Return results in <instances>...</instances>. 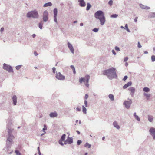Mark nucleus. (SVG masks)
I'll list each match as a JSON object with an SVG mask.
<instances>
[{
    "mask_svg": "<svg viewBox=\"0 0 155 155\" xmlns=\"http://www.w3.org/2000/svg\"><path fill=\"white\" fill-rule=\"evenodd\" d=\"M116 69L114 67L104 70L103 71L104 75H106L109 79L117 78V77L115 71Z\"/></svg>",
    "mask_w": 155,
    "mask_h": 155,
    "instance_id": "f257e3e1",
    "label": "nucleus"
},
{
    "mask_svg": "<svg viewBox=\"0 0 155 155\" xmlns=\"http://www.w3.org/2000/svg\"><path fill=\"white\" fill-rule=\"evenodd\" d=\"M94 17L96 19H99L101 25H103L106 19L104 14L102 11L99 10L97 11L94 14Z\"/></svg>",
    "mask_w": 155,
    "mask_h": 155,
    "instance_id": "f03ea898",
    "label": "nucleus"
},
{
    "mask_svg": "<svg viewBox=\"0 0 155 155\" xmlns=\"http://www.w3.org/2000/svg\"><path fill=\"white\" fill-rule=\"evenodd\" d=\"M12 132L8 133V137L6 141V144L7 148H8L9 146H11L13 143V140L14 138V136L12 134Z\"/></svg>",
    "mask_w": 155,
    "mask_h": 155,
    "instance_id": "7ed1b4c3",
    "label": "nucleus"
},
{
    "mask_svg": "<svg viewBox=\"0 0 155 155\" xmlns=\"http://www.w3.org/2000/svg\"><path fill=\"white\" fill-rule=\"evenodd\" d=\"M26 16L28 18H38L39 15L37 11L35 10L28 12Z\"/></svg>",
    "mask_w": 155,
    "mask_h": 155,
    "instance_id": "20e7f679",
    "label": "nucleus"
},
{
    "mask_svg": "<svg viewBox=\"0 0 155 155\" xmlns=\"http://www.w3.org/2000/svg\"><path fill=\"white\" fill-rule=\"evenodd\" d=\"M3 68L4 69L6 70L9 72L13 73V71L12 67L11 66L8 65L4 63L3 64Z\"/></svg>",
    "mask_w": 155,
    "mask_h": 155,
    "instance_id": "39448f33",
    "label": "nucleus"
},
{
    "mask_svg": "<svg viewBox=\"0 0 155 155\" xmlns=\"http://www.w3.org/2000/svg\"><path fill=\"white\" fill-rule=\"evenodd\" d=\"M12 124L11 122L9 120L7 124V128L8 129V133L12 132L13 130V129L12 128Z\"/></svg>",
    "mask_w": 155,
    "mask_h": 155,
    "instance_id": "423d86ee",
    "label": "nucleus"
},
{
    "mask_svg": "<svg viewBox=\"0 0 155 155\" xmlns=\"http://www.w3.org/2000/svg\"><path fill=\"white\" fill-rule=\"evenodd\" d=\"M48 13L47 10L44 11L43 15V21L44 22L48 21Z\"/></svg>",
    "mask_w": 155,
    "mask_h": 155,
    "instance_id": "0eeeda50",
    "label": "nucleus"
},
{
    "mask_svg": "<svg viewBox=\"0 0 155 155\" xmlns=\"http://www.w3.org/2000/svg\"><path fill=\"white\" fill-rule=\"evenodd\" d=\"M132 101L130 100L129 101H124L123 103V104L125 106V107L127 109L129 108L130 107V105L132 103Z\"/></svg>",
    "mask_w": 155,
    "mask_h": 155,
    "instance_id": "6e6552de",
    "label": "nucleus"
},
{
    "mask_svg": "<svg viewBox=\"0 0 155 155\" xmlns=\"http://www.w3.org/2000/svg\"><path fill=\"white\" fill-rule=\"evenodd\" d=\"M56 78L60 80H63L65 79V76L61 74L60 72L57 73L55 76Z\"/></svg>",
    "mask_w": 155,
    "mask_h": 155,
    "instance_id": "1a4fd4ad",
    "label": "nucleus"
},
{
    "mask_svg": "<svg viewBox=\"0 0 155 155\" xmlns=\"http://www.w3.org/2000/svg\"><path fill=\"white\" fill-rule=\"evenodd\" d=\"M150 134L153 137V139L155 140V128L152 127L150 128L149 130Z\"/></svg>",
    "mask_w": 155,
    "mask_h": 155,
    "instance_id": "9d476101",
    "label": "nucleus"
},
{
    "mask_svg": "<svg viewBox=\"0 0 155 155\" xmlns=\"http://www.w3.org/2000/svg\"><path fill=\"white\" fill-rule=\"evenodd\" d=\"M68 46L71 52L73 54L74 53V50L72 45L70 42L68 43Z\"/></svg>",
    "mask_w": 155,
    "mask_h": 155,
    "instance_id": "9b49d317",
    "label": "nucleus"
},
{
    "mask_svg": "<svg viewBox=\"0 0 155 155\" xmlns=\"http://www.w3.org/2000/svg\"><path fill=\"white\" fill-rule=\"evenodd\" d=\"M128 90L130 91V94L132 97H133L135 92V88L133 87H130Z\"/></svg>",
    "mask_w": 155,
    "mask_h": 155,
    "instance_id": "f8f14e48",
    "label": "nucleus"
},
{
    "mask_svg": "<svg viewBox=\"0 0 155 155\" xmlns=\"http://www.w3.org/2000/svg\"><path fill=\"white\" fill-rule=\"evenodd\" d=\"M79 5L81 7H85L86 6V3L84 0H78Z\"/></svg>",
    "mask_w": 155,
    "mask_h": 155,
    "instance_id": "ddd939ff",
    "label": "nucleus"
},
{
    "mask_svg": "<svg viewBox=\"0 0 155 155\" xmlns=\"http://www.w3.org/2000/svg\"><path fill=\"white\" fill-rule=\"evenodd\" d=\"M49 116L51 118L56 117L58 116V114L56 112L54 111L53 112L49 114Z\"/></svg>",
    "mask_w": 155,
    "mask_h": 155,
    "instance_id": "4468645a",
    "label": "nucleus"
},
{
    "mask_svg": "<svg viewBox=\"0 0 155 155\" xmlns=\"http://www.w3.org/2000/svg\"><path fill=\"white\" fill-rule=\"evenodd\" d=\"M12 100L13 101V104L14 105H16L17 100V97L15 95H14L12 97Z\"/></svg>",
    "mask_w": 155,
    "mask_h": 155,
    "instance_id": "2eb2a0df",
    "label": "nucleus"
},
{
    "mask_svg": "<svg viewBox=\"0 0 155 155\" xmlns=\"http://www.w3.org/2000/svg\"><path fill=\"white\" fill-rule=\"evenodd\" d=\"M140 6L142 9L148 10L150 9V8L149 7L144 5L142 4H140Z\"/></svg>",
    "mask_w": 155,
    "mask_h": 155,
    "instance_id": "dca6fc26",
    "label": "nucleus"
},
{
    "mask_svg": "<svg viewBox=\"0 0 155 155\" xmlns=\"http://www.w3.org/2000/svg\"><path fill=\"white\" fill-rule=\"evenodd\" d=\"M66 141L68 144H71L73 142V139L72 137H68L66 139Z\"/></svg>",
    "mask_w": 155,
    "mask_h": 155,
    "instance_id": "f3484780",
    "label": "nucleus"
},
{
    "mask_svg": "<svg viewBox=\"0 0 155 155\" xmlns=\"http://www.w3.org/2000/svg\"><path fill=\"white\" fill-rule=\"evenodd\" d=\"M131 85L132 82L131 81L129 82L127 84L124 85L123 88L124 89H126L129 86H130Z\"/></svg>",
    "mask_w": 155,
    "mask_h": 155,
    "instance_id": "a211bd4d",
    "label": "nucleus"
},
{
    "mask_svg": "<svg viewBox=\"0 0 155 155\" xmlns=\"http://www.w3.org/2000/svg\"><path fill=\"white\" fill-rule=\"evenodd\" d=\"M114 126L117 129H119L120 128V127L118 124V123L116 121H114L113 123Z\"/></svg>",
    "mask_w": 155,
    "mask_h": 155,
    "instance_id": "6ab92c4d",
    "label": "nucleus"
},
{
    "mask_svg": "<svg viewBox=\"0 0 155 155\" xmlns=\"http://www.w3.org/2000/svg\"><path fill=\"white\" fill-rule=\"evenodd\" d=\"M84 78V79L85 82H86V83H88L89 80L90 78V76L89 75H87L85 76Z\"/></svg>",
    "mask_w": 155,
    "mask_h": 155,
    "instance_id": "aec40b11",
    "label": "nucleus"
},
{
    "mask_svg": "<svg viewBox=\"0 0 155 155\" xmlns=\"http://www.w3.org/2000/svg\"><path fill=\"white\" fill-rule=\"evenodd\" d=\"M147 117L148 121L150 122H152L153 120V117L151 115H148Z\"/></svg>",
    "mask_w": 155,
    "mask_h": 155,
    "instance_id": "412c9836",
    "label": "nucleus"
},
{
    "mask_svg": "<svg viewBox=\"0 0 155 155\" xmlns=\"http://www.w3.org/2000/svg\"><path fill=\"white\" fill-rule=\"evenodd\" d=\"M52 5V4L51 2H48L47 3H46L44 4L43 5L44 7H46L48 6H51Z\"/></svg>",
    "mask_w": 155,
    "mask_h": 155,
    "instance_id": "4be33fe9",
    "label": "nucleus"
},
{
    "mask_svg": "<svg viewBox=\"0 0 155 155\" xmlns=\"http://www.w3.org/2000/svg\"><path fill=\"white\" fill-rule=\"evenodd\" d=\"M144 95L146 96L147 100H148L150 97L151 95L150 94H147L145 93H144Z\"/></svg>",
    "mask_w": 155,
    "mask_h": 155,
    "instance_id": "5701e85b",
    "label": "nucleus"
},
{
    "mask_svg": "<svg viewBox=\"0 0 155 155\" xmlns=\"http://www.w3.org/2000/svg\"><path fill=\"white\" fill-rule=\"evenodd\" d=\"M148 17L150 18L155 17V12L150 13Z\"/></svg>",
    "mask_w": 155,
    "mask_h": 155,
    "instance_id": "b1692460",
    "label": "nucleus"
},
{
    "mask_svg": "<svg viewBox=\"0 0 155 155\" xmlns=\"http://www.w3.org/2000/svg\"><path fill=\"white\" fill-rule=\"evenodd\" d=\"M43 23V21H41L38 24V27L41 29H42V28Z\"/></svg>",
    "mask_w": 155,
    "mask_h": 155,
    "instance_id": "393cba45",
    "label": "nucleus"
},
{
    "mask_svg": "<svg viewBox=\"0 0 155 155\" xmlns=\"http://www.w3.org/2000/svg\"><path fill=\"white\" fill-rule=\"evenodd\" d=\"M54 12V16H57V13H58V10L56 8H55L53 10Z\"/></svg>",
    "mask_w": 155,
    "mask_h": 155,
    "instance_id": "a878e982",
    "label": "nucleus"
},
{
    "mask_svg": "<svg viewBox=\"0 0 155 155\" xmlns=\"http://www.w3.org/2000/svg\"><path fill=\"white\" fill-rule=\"evenodd\" d=\"M91 7V5L89 3H88L87 4V7L86 8V10L87 11L89 10L90 8Z\"/></svg>",
    "mask_w": 155,
    "mask_h": 155,
    "instance_id": "bb28decb",
    "label": "nucleus"
},
{
    "mask_svg": "<svg viewBox=\"0 0 155 155\" xmlns=\"http://www.w3.org/2000/svg\"><path fill=\"white\" fill-rule=\"evenodd\" d=\"M109 98L111 99L112 101H113L114 100V96L113 94H110L108 96Z\"/></svg>",
    "mask_w": 155,
    "mask_h": 155,
    "instance_id": "cd10ccee",
    "label": "nucleus"
},
{
    "mask_svg": "<svg viewBox=\"0 0 155 155\" xmlns=\"http://www.w3.org/2000/svg\"><path fill=\"white\" fill-rule=\"evenodd\" d=\"M66 135L64 134L61 136V139L60 140L64 141L65 140Z\"/></svg>",
    "mask_w": 155,
    "mask_h": 155,
    "instance_id": "c85d7f7f",
    "label": "nucleus"
},
{
    "mask_svg": "<svg viewBox=\"0 0 155 155\" xmlns=\"http://www.w3.org/2000/svg\"><path fill=\"white\" fill-rule=\"evenodd\" d=\"M143 91H144L145 92H148L150 91V89L148 87H145L143 88Z\"/></svg>",
    "mask_w": 155,
    "mask_h": 155,
    "instance_id": "c756f323",
    "label": "nucleus"
},
{
    "mask_svg": "<svg viewBox=\"0 0 155 155\" xmlns=\"http://www.w3.org/2000/svg\"><path fill=\"white\" fill-rule=\"evenodd\" d=\"M124 29L126 30L128 32H130V30L128 29V25L127 24H126L125 25V26L124 27Z\"/></svg>",
    "mask_w": 155,
    "mask_h": 155,
    "instance_id": "7c9ffc66",
    "label": "nucleus"
},
{
    "mask_svg": "<svg viewBox=\"0 0 155 155\" xmlns=\"http://www.w3.org/2000/svg\"><path fill=\"white\" fill-rule=\"evenodd\" d=\"M82 111L84 114L87 113V109L84 105L82 106Z\"/></svg>",
    "mask_w": 155,
    "mask_h": 155,
    "instance_id": "2f4dec72",
    "label": "nucleus"
},
{
    "mask_svg": "<svg viewBox=\"0 0 155 155\" xmlns=\"http://www.w3.org/2000/svg\"><path fill=\"white\" fill-rule=\"evenodd\" d=\"M79 82L80 83H82L83 82H85L84 79V78H81L79 79Z\"/></svg>",
    "mask_w": 155,
    "mask_h": 155,
    "instance_id": "473e14b6",
    "label": "nucleus"
},
{
    "mask_svg": "<svg viewBox=\"0 0 155 155\" xmlns=\"http://www.w3.org/2000/svg\"><path fill=\"white\" fill-rule=\"evenodd\" d=\"M84 147H87L88 148H90L91 145L89 144L88 143H86L84 145Z\"/></svg>",
    "mask_w": 155,
    "mask_h": 155,
    "instance_id": "72a5a7b5",
    "label": "nucleus"
},
{
    "mask_svg": "<svg viewBox=\"0 0 155 155\" xmlns=\"http://www.w3.org/2000/svg\"><path fill=\"white\" fill-rule=\"evenodd\" d=\"M47 130V127L45 125H44V128L43 129V130L44 132V134H41V136H42L45 133H46L45 131V130Z\"/></svg>",
    "mask_w": 155,
    "mask_h": 155,
    "instance_id": "f704fd0d",
    "label": "nucleus"
},
{
    "mask_svg": "<svg viewBox=\"0 0 155 155\" xmlns=\"http://www.w3.org/2000/svg\"><path fill=\"white\" fill-rule=\"evenodd\" d=\"M118 15L116 14H113L111 15L110 17L112 18H115L118 16Z\"/></svg>",
    "mask_w": 155,
    "mask_h": 155,
    "instance_id": "c9c22d12",
    "label": "nucleus"
},
{
    "mask_svg": "<svg viewBox=\"0 0 155 155\" xmlns=\"http://www.w3.org/2000/svg\"><path fill=\"white\" fill-rule=\"evenodd\" d=\"M15 153L16 155H22L19 151L18 150H15Z\"/></svg>",
    "mask_w": 155,
    "mask_h": 155,
    "instance_id": "e433bc0d",
    "label": "nucleus"
},
{
    "mask_svg": "<svg viewBox=\"0 0 155 155\" xmlns=\"http://www.w3.org/2000/svg\"><path fill=\"white\" fill-rule=\"evenodd\" d=\"M152 62H154L155 61V56L153 55L151 57Z\"/></svg>",
    "mask_w": 155,
    "mask_h": 155,
    "instance_id": "4c0bfd02",
    "label": "nucleus"
},
{
    "mask_svg": "<svg viewBox=\"0 0 155 155\" xmlns=\"http://www.w3.org/2000/svg\"><path fill=\"white\" fill-rule=\"evenodd\" d=\"M62 141H64L59 140L58 141V143L61 145L63 146L64 145V143H62Z\"/></svg>",
    "mask_w": 155,
    "mask_h": 155,
    "instance_id": "58836bf2",
    "label": "nucleus"
},
{
    "mask_svg": "<svg viewBox=\"0 0 155 155\" xmlns=\"http://www.w3.org/2000/svg\"><path fill=\"white\" fill-rule=\"evenodd\" d=\"M98 30H99L98 28H95L93 29L92 31H93L94 32H97L98 31Z\"/></svg>",
    "mask_w": 155,
    "mask_h": 155,
    "instance_id": "ea45409f",
    "label": "nucleus"
},
{
    "mask_svg": "<svg viewBox=\"0 0 155 155\" xmlns=\"http://www.w3.org/2000/svg\"><path fill=\"white\" fill-rule=\"evenodd\" d=\"M135 118L137 121H140V118H139V116H138L137 115V116H136L135 117Z\"/></svg>",
    "mask_w": 155,
    "mask_h": 155,
    "instance_id": "a19ab883",
    "label": "nucleus"
},
{
    "mask_svg": "<svg viewBox=\"0 0 155 155\" xmlns=\"http://www.w3.org/2000/svg\"><path fill=\"white\" fill-rule=\"evenodd\" d=\"M22 65H19L16 67V68L17 70H19L21 67Z\"/></svg>",
    "mask_w": 155,
    "mask_h": 155,
    "instance_id": "79ce46f5",
    "label": "nucleus"
},
{
    "mask_svg": "<svg viewBox=\"0 0 155 155\" xmlns=\"http://www.w3.org/2000/svg\"><path fill=\"white\" fill-rule=\"evenodd\" d=\"M82 143V141L80 140H78L77 142V144L78 145H80Z\"/></svg>",
    "mask_w": 155,
    "mask_h": 155,
    "instance_id": "37998d69",
    "label": "nucleus"
},
{
    "mask_svg": "<svg viewBox=\"0 0 155 155\" xmlns=\"http://www.w3.org/2000/svg\"><path fill=\"white\" fill-rule=\"evenodd\" d=\"M115 49L117 51H120L119 48L117 46H116L115 47Z\"/></svg>",
    "mask_w": 155,
    "mask_h": 155,
    "instance_id": "c03bdc74",
    "label": "nucleus"
},
{
    "mask_svg": "<svg viewBox=\"0 0 155 155\" xmlns=\"http://www.w3.org/2000/svg\"><path fill=\"white\" fill-rule=\"evenodd\" d=\"M108 4L110 5L111 6L113 4V1L112 0H110L108 3Z\"/></svg>",
    "mask_w": 155,
    "mask_h": 155,
    "instance_id": "a18cd8bd",
    "label": "nucleus"
},
{
    "mask_svg": "<svg viewBox=\"0 0 155 155\" xmlns=\"http://www.w3.org/2000/svg\"><path fill=\"white\" fill-rule=\"evenodd\" d=\"M54 21L55 22H56L57 24L58 23L57 21V16H54Z\"/></svg>",
    "mask_w": 155,
    "mask_h": 155,
    "instance_id": "49530a36",
    "label": "nucleus"
},
{
    "mask_svg": "<svg viewBox=\"0 0 155 155\" xmlns=\"http://www.w3.org/2000/svg\"><path fill=\"white\" fill-rule=\"evenodd\" d=\"M84 104L86 107H87V102L86 100H84Z\"/></svg>",
    "mask_w": 155,
    "mask_h": 155,
    "instance_id": "de8ad7c7",
    "label": "nucleus"
},
{
    "mask_svg": "<svg viewBox=\"0 0 155 155\" xmlns=\"http://www.w3.org/2000/svg\"><path fill=\"white\" fill-rule=\"evenodd\" d=\"M88 95L87 94H86L84 96V98L85 99V100H86L88 98Z\"/></svg>",
    "mask_w": 155,
    "mask_h": 155,
    "instance_id": "09e8293b",
    "label": "nucleus"
},
{
    "mask_svg": "<svg viewBox=\"0 0 155 155\" xmlns=\"http://www.w3.org/2000/svg\"><path fill=\"white\" fill-rule=\"evenodd\" d=\"M52 71L54 74L55 73L56 71V68L55 67H53L52 68Z\"/></svg>",
    "mask_w": 155,
    "mask_h": 155,
    "instance_id": "8fccbe9b",
    "label": "nucleus"
},
{
    "mask_svg": "<svg viewBox=\"0 0 155 155\" xmlns=\"http://www.w3.org/2000/svg\"><path fill=\"white\" fill-rule=\"evenodd\" d=\"M128 58L127 57H125L124 59V61L126 62V61H127L128 60Z\"/></svg>",
    "mask_w": 155,
    "mask_h": 155,
    "instance_id": "3c124183",
    "label": "nucleus"
},
{
    "mask_svg": "<svg viewBox=\"0 0 155 155\" xmlns=\"http://www.w3.org/2000/svg\"><path fill=\"white\" fill-rule=\"evenodd\" d=\"M127 78L128 77L127 76H125L123 79V80L125 81Z\"/></svg>",
    "mask_w": 155,
    "mask_h": 155,
    "instance_id": "603ef678",
    "label": "nucleus"
},
{
    "mask_svg": "<svg viewBox=\"0 0 155 155\" xmlns=\"http://www.w3.org/2000/svg\"><path fill=\"white\" fill-rule=\"evenodd\" d=\"M141 46L140 43L138 42V47L139 48H140L141 47Z\"/></svg>",
    "mask_w": 155,
    "mask_h": 155,
    "instance_id": "864d4df0",
    "label": "nucleus"
},
{
    "mask_svg": "<svg viewBox=\"0 0 155 155\" xmlns=\"http://www.w3.org/2000/svg\"><path fill=\"white\" fill-rule=\"evenodd\" d=\"M4 28L3 27H2L1 29H0V32H1V33H2L3 32V31H4Z\"/></svg>",
    "mask_w": 155,
    "mask_h": 155,
    "instance_id": "5fc2aeb1",
    "label": "nucleus"
},
{
    "mask_svg": "<svg viewBox=\"0 0 155 155\" xmlns=\"http://www.w3.org/2000/svg\"><path fill=\"white\" fill-rule=\"evenodd\" d=\"M112 53L114 55H116V53L115 51L114 50H112Z\"/></svg>",
    "mask_w": 155,
    "mask_h": 155,
    "instance_id": "6e6d98bb",
    "label": "nucleus"
},
{
    "mask_svg": "<svg viewBox=\"0 0 155 155\" xmlns=\"http://www.w3.org/2000/svg\"><path fill=\"white\" fill-rule=\"evenodd\" d=\"M138 17H136L134 19V21L135 22H137V19H138Z\"/></svg>",
    "mask_w": 155,
    "mask_h": 155,
    "instance_id": "4d7b16f0",
    "label": "nucleus"
},
{
    "mask_svg": "<svg viewBox=\"0 0 155 155\" xmlns=\"http://www.w3.org/2000/svg\"><path fill=\"white\" fill-rule=\"evenodd\" d=\"M85 85L87 87H89V84H88V83H85Z\"/></svg>",
    "mask_w": 155,
    "mask_h": 155,
    "instance_id": "13d9d810",
    "label": "nucleus"
},
{
    "mask_svg": "<svg viewBox=\"0 0 155 155\" xmlns=\"http://www.w3.org/2000/svg\"><path fill=\"white\" fill-rule=\"evenodd\" d=\"M76 110L77 111H81V110L80 108H79L78 107H77L76 108Z\"/></svg>",
    "mask_w": 155,
    "mask_h": 155,
    "instance_id": "bf43d9fd",
    "label": "nucleus"
},
{
    "mask_svg": "<svg viewBox=\"0 0 155 155\" xmlns=\"http://www.w3.org/2000/svg\"><path fill=\"white\" fill-rule=\"evenodd\" d=\"M70 67L72 69V70H73V69H74L75 68L74 66H73V65H71L70 66Z\"/></svg>",
    "mask_w": 155,
    "mask_h": 155,
    "instance_id": "052dcab7",
    "label": "nucleus"
},
{
    "mask_svg": "<svg viewBox=\"0 0 155 155\" xmlns=\"http://www.w3.org/2000/svg\"><path fill=\"white\" fill-rule=\"evenodd\" d=\"M36 36V35L35 34H33L32 35V37H33V38H34Z\"/></svg>",
    "mask_w": 155,
    "mask_h": 155,
    "instance_id": "680f3d73",
    "label": "nucleus"
},
{
    "mask_svg": "<svg viewBox=\"0 0 155 155\" xmlns=\"http://www.w3.org/2000/svg\"><path fill=\"white\" fill-rule=\"evenodd\" d=\"M80 25L81 26H82L83 25V23H80Z\"/></svg>",
    "mask_w": 155,
    "mask_h": 155,
    "instance_id": "e2e57ef3",
    "label": "nucleus"
},
{
    "mask_svg": "<svg viewBox=\"0 0 155 155\" xmlns=\"http://www.w3.org/2000/svg\"><path fill=\"white\" fill-rule=\"evenodd\" d=\"M148 53V52L147 51H144V54H147Z\"/></svg>",
    "mask_w": 155,
    "mask_h": 155,
    "instance_id": "0e129e2a",
    "label": "nucleus"
},
{
    "mask_svg": "<svg viewBox=\"0 0 155 155\" xmlns=\"http://www.w3.org/2000/svg\"><path fill=\"white\" fill-rule=\"evenodd\" d=\"M136 113V112H135L134 114V116L135 117L136 116H137Z\"/></svg>",
    "mask_w": 155,
    "mask_h": 155,
    "instance_id": "69168bd1",
    "label": "nucleus"
},
{
    "mask_svg": "<svg viewBox=\"0 0 155 155\" xmlns=\"http://www.w3.org/2000/svg\"><path fill=\"white\" fill-rule=\"evenodd\" d=\"M76 132L79 134H80V132L79 131H78V130H77L76 131Z\"/></svg>",
    "mask_w": 155,
    "mask_h": 155,
    "instance_id": "338daca9",
    "label": "nucleus"
},
{
    "mask_svg": "<svg viewBox=\"0 0 155 155\" xmlns=\"http://www.w3.org/2000/svg\"><path fill=\"white\" fill-rule=\"evenodd\" d=\"M125 65L126 66H127L128 65V63H127V62H126L125 63Z\"/></svg>",
    "mask_w": 155,
    "mask_h": 155,
    "instance_id": "774afa93",
    "label": "nucleus"
}]
</instances>
